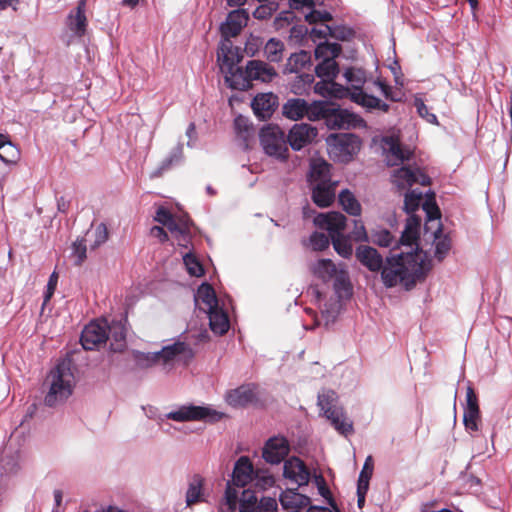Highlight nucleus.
<instances>
[{
  "instance_id": "bb28decb",
  "label": "nucleus",
  "mask_w": 512,
  "mask_h": 512,
  "mask_svg": "<svg viewBox=\"0 0 512 512\" xmlns=\"http://www.w3.org/2000/svg\"><path fill=\"white\" fill-rule=\"evenodd\" d=\"M280 503L287 512H298L310 504V498L296 492L294 489H287L280 495Z\"/></svg>"
},
{
  "instance_id": "3c124183",
  "label": "nucleus",
  "mask_w": 512,
  "mask_h": 512,
  "mask_svg": "<svg viewBox=\"0 0 512 512\" xmlns=\"http://www.w3.org/2000/svg\"><path fill=\"white\" fill-rule=\"evenodd\" d=\"M108 331H110L111 336L115 340V343H111V348L114 351H121L125 347L124 328L120 324H117V325H113L112 327H109Z\"/></svg>"
},
{
  "instance_id": "09e8293b",
  "label": "nucleus",
  "mask_w": 512,
  "mask_h": 512,
  "mask_svg": "<svg viewBox=\"0 0 512 512\" xmlns=\"http://www.w3.org/2000/svg\"><path fill=\"white\" fill-rule=\"evenodd\" d=\"M20 159V150L12 142L0 150V160L5 164H16Z\"/></svg>"
},
{
  "instance_id": "7ed1b4c3",
  "label": "nucleus",
  "mask_w": 512,
  "mask_h": 512,
  "mask_svg": "<svg viewBox=\"0 0 512 512\" xmlns=\"http://www.w3.org/2000/svg\"><path fill=\"white\" fill-rule=\"evenodd\" d=\"M226 85L234 90L248 89L253 80L270 82L276 71L273 66H220Z\"/></svg>"
},
{
  "instance_id": "412c9836",
  "label": "nucleus",
  "mask_w": 512,
  "mask_h": 512,
  "mask_svg": "<svg viewBox=\"0 0 512 512\" xmlns=\"http://www.w3.org/2000/svg\"><path fill=\"white\" fill-rule=\"evenodd\" d=\"M314 224L329 232L330 238L341 235L346 226V217L336 211L320 213L314 218Z\"/></svg>"
},
{
  "instance_id": "a18cd8bd",
  "label": "nucleus",
  "mask_w": 512,
  "mask_h": 512,
  "mask_svg": "<svg viewBox=\"0 0 512 512\" xmlns=\"http://www.w3.org/2000/svg\"><path fill=\"white\" fill-rule=\"evenodd\" d=\"M183 262L189 275L201 277L204 274V268L199 259L191 252L183 254Z\"/></svg>"
},
{
  "instance_id": "c03bdc74",
  "label": "nucleus",
  "mask_w": 512,
  "mask_h": 512,
  "mask_svg": "<svg viewBox=\"0 0 512 512\" xmlns=\"http://www.w3.org/2000/svg\"><path fill=\"white\" fill-rule=\"evenodd\" d=\"M284 44L278 39L271 38L264 46V55L270 62H280L283 58Z\"/></svg>"
},
{
  "instance_id": "5fc2aeb1",
  "label": "nucleus",
  "mask_w": 512,
  "mask_h": 512,
  "mask_svg": "<svg viewBox=\"0 0 512 512\" xmlns=\"http://www.w3.org/2000/svg\"><path fill=\"white\" fill-rule=\"evenodd\" d=\"M333 19L332 14L328 11H319L312 9L310 13L305 16V20L309 24H315L318 22H329Z\"/></svg>"
},
{
  "instance_id": "864d4df0",
  "label": "nucleus",
  "mask_w": 512,
  "mask_h": 512,
  "mask_svg": "<svg viewBox=\"0 0 512 512\" xmlns=\"http://www.w3.org/2000/svg\"><path fill=\"white\" fill-rule=\"evenodd\" d=\"M414 105L416 107L417 113L421 118L425 119L428 123L437 124L436 115L429 112L428 107L425 105L421 98L415 97Z\"/></svg>"
},
{
  "instance_id": "680f3d73",
  "label": "nucleus",
  "mask_w": 512,
  "mask_h": 512,
  "mask_svg": "<svg viewBox=\"0 0 512 512\" xmlns=\"http://www.w3.org/2000/svg\"><path fill=\"white\" fill-rule=\"evenodd\" d=\"M311 57L310 54L304 50H301L298 53L291 54L288 64H310Z\"/></svg>"
},
{
  "instance_id": "69168bd1",
  "label": "nucleus",
  "mask_w": 512,
  "mask_h": 512,
  "mask_svg": "<svg viewBox=\"0 0 512 512\" xmlns=\"http://www.w3.org/2000/svg\"><path fill=\"white\" fill-rule=\"evenodd\" d=\"M272 13H273V9L270 6L260 5L253 12V16L256 19L264 20V19L270 18L272 16Z\"/></svg>"
},
{
  "instance_id": "de8ad7c7",
  "label": "nucleus",
  "mask_w": 512,
  "mask_h": 512,
  "mask_svg": "<svg viewBox=\"0 0 512 512\" xmlns=\"http://www.w3.org/2000/svg\"><path fill=\"white\" fill-rule=\"evenodd\" d=\"M134 358L136 364L141 368L159 365L158 352H136Z\"/></svg>"
},
{
  "instance_id": "9b49d317",
  "label": "nucleus",
  "mask_w": 512,
  "mask_h": 512,
  "mask_svg": "<svg viewBox=\"0 0 512 512\" xmlns=\"http://www.w3.org/2000/svg\"><path fill=\"white\" fill-rule=\"evenodd\" d=\"M168 419L177 422L211 421L215 422L224 417V413L206 406L183 405L166 414Z\"/></svg>"
},
{
  "instance_id": "4c0bfd02",
  "label": "nucleus",
  "mask_w": 512,
  "mask_h": 512,
  "mask_svg": "<svg viewBox=\"0 0 512 512\" xmlns=\"http://www.w3.org/2000/svg\"><path fill=\"white\" fill-rule=\"evenodd\" d=\"M313 33L324 37L329 35L330 37L340 41H350L355 37V31L352 28L344 25L333 27L325 25L323 30L313 29Z\"/></svg>"
},
{
  "instance_id": "6e6d98bb",
  "label": "nucleus",
  "mask_w": 512,
  "mask_h": 512,
  "mask_svg": "<svg viewBox=\"0 0 512 512\" xmlns=\"http://www.w3.org/2000/svg\"><path fill=\"white\" fill-rule=\"evenodd\" d=\"M372 241L379 246L389 247L392 245L393 236L388 230L382 229L372 234Z\"/></svg>"
},
{
  "instance_id": "a19ab883",
  "label": "nucleus",
  "mask_w": 512,
  "mask_h": 512,
  "mask_svg": "<svg viewBox=\"0 0 512 512\" xmlns=\"http://www.w3.org/2000/svg\"><path fill=\"white\" fill-rule=\"evenodd\" d=\"M330 109L331 106L324 101H314L310 104L307 102L306 117L310 121L325 119V121L327 122Z\"/></svg>"
},
{
  "instance_id": "4d7b16f0",
  "label": "nucleus",
  "mask_w": 512,
  "mask_h": 512,
  "mask_svg": "<svg viewBox=\"0 0 512 512\" xmlns=\"http://www.w3.org/2000/svg\"><path fill=\"white\" fill-rule=\"evenodd\" d=\"M310 245L313 250H324L329 246V237L324 233L315 232L310 236Z\"/></svg>"
},
{
  "instance_id": "b1692460",
  "label": "nucleus",
  "mask_w": 512,
  "mask_h": 512,
  "mask_svg": "<svg viewBox=\"0 0 512 512\" xmlns=\"http://www.w3.org/2000/svg\"><path fill=\"white\" fill-rule=\"evenodd\" d=\"M204 485L205 479L199 474H195L189 479L185 494V502L188 507L206 501Z\"/></svg>"
},
{
  "instance_id": "c85d7f7f",
  "label": "nucleus",
  "mask_w": 512,
  "mask_h": 512,
  "mask_svg": "<svg viewBox=\"0 0 512 512\" xmlns=\"http://www.w3.org/2000/svg\"><path fill=\"white\" fill-rule=\"evenodd\" d=\"M195 303L196 306L205 313L219 306L215 291L208 283L201 284L197 289Z\"/></svg>"
},
{
  "instance_id": "4be33fe9",
  "label": "nucleus",
  "mask_w": 512,
  "mask_h": 512,
  "mask_svg": "<svg viewBox=\"0 0 512 512\" xmlns=\"http://www.w3.org/2000/svg\"><path fill=\"white\" fill-rule=\"evenodd\" d=\"M480 410L477 396L471 386L466 391V406L464 409L463 422L466 430L477 431L479 429Z\"/></svg>"
},
{
  "instance_id": "603ef678",
  "label": "nucleus",
  "mask_w": 512,
  "mask_h": 512,
  "mask_svg": "<svg viewBox=\"0 0 512 512\" xmlns=\"http://www.w3.org/2000/svg\"><path fill=\"white\" fill-rule=\"evenodd\" d=\"M422 201V193L416 190L409 191L405 194L404 208L407 213L416 211Z\"/></svg>"
},
{
  "instance_id": "e433bc0d",
  "label": "nucleus",
  "mask_w": 512,
  "mask_h": 512,
  "mask_svg": "<svg viewBox=\"0 0 512 512\" xmlns=\"http://www.w3.org/2000/svg\"><path fill=\"white\" fill-rule=\"evenodd\" d=\"M283 115L293 121L306 116L307 101L301 98H291L282 107Z\"/></svg>"
},
{
  "instance_id": "f8f14e48",
  "label": "nucleus",
  "mask_w": 512,
  "mask_h": 512,
  "mask_svg": "<svg viewBox=\"0 0 512 512\" xmlns=\"http://www.w3.org/2000/svg\"><path fill=\"white\" fill-rule=\"evenodd\" d=\"M390 178L398 190H407L414 184H430V178L418 167L401 166L392 171Z\"/></svg>"
},
{
  "instance_id": "ddd939ff",
  "label": "nucleus",
  "mask_w": 512,
  "mask_h": 512,
  "mask_svg": "<svg viewBox=\"0 0 512 512\" xmlns=\"http://www.w3.org/2000/svg\"><path fill=\"white\" fill-rule=\"evenodd\" d=\"M108 324L105 320L92 321L82 331L81 344L85 350H94L109 339Z\"/></svg>"
},
{
  "instance_id": "a878e982",
  "label": "nucleus",
  "mask_w": 512,
  "mask_h": 512,
  "mask_svg": "<svg viewBox=\"0 0 512 512\" xmlns=\"http://www.w3.org/2000/svg\"><path fill=\"white\" fill-rule=\"evenodd\" d=\"M222 37L223 39L217 50L218 62L222 61V64H239L243 57L241 49L233 44L230 40L231 37Z\"/></svg>"
},
{
  "instance_id": "338daca9",
  "label": "nucleus",
  "mask_w": 512,
  "mask_h": 512,
  "mask_svg": "<svg viewBox=\"0 0 512 512\" xmlns=\"http://www.w3.org/2000/svg\"><path fill=\"white\" fill-rule=\"evenodd\" d=\"M262 45V41L258 37H251L245 46V51L247 54H250L253 56L255 54V51L258 50V47Z\"/></svg>"
},
{
  "instance_id": "c9c22d12",
  "label": "nucleus",
  "mask_w": 512,
  "mask_h": 512,
  "mask_svg": "<svg viewBox=\"0 0 512 512\" xmlns=\"http://www.w3.org/2000/svg\"><path fill=\"white\" fill-rule=\"evenodd\" d=\"M209 318V325L211 330L215 334L223 335L229 329V319L227 313L220 307L217 306L211 311L206 312Z\"/></svg>"
},
{
  "instance_id": "423d86ee",
  "label": "nucleus",
  "mask_w": 512,
  "mask_h": 512,
  "mask_svg": "<svg viewBox=\"0 0 512 512\" xmlns=\"http://www.w3.org/2000/svg\"><path fill=\"white\" fill-rule=\"evenodd\" d=\"M343 77L346 82L354 88L350 93V98L353 102L361 105L367 110L379 109L382 111L388 110V105L381 102L378 98L368 95L361 90L362 85L365 83V72L361 66H348L343 72Z\"/></svg>"
},
{
  "instance_id": "774afa93",
  "label": "nucleus",
  "mask_w": 512,
  "mask_h": 512,
  "mask_svg": "<svg viewBox=\"0 0 512 512\" xmlns=\"http://www.w3.org/2000/svg\"><path fill=\"white\" fill-rule=\"evenodd\" d=\"M235 129L238 132H246L248 131L250 125L248 119L243 116H238L234 120Z\"/></svg>"
},
{
  "instance_id": "f03ea898",
  "label": "nucleus",
  "mask_w": 512,
  "mask_h": 512,
  "mask_svg": "<svg viewBox=\"0 0 512 512\" xmlns=\"http://www.w3.org/2000/svg\"><path fill=\"white\" fill-rule=\"evenodd\" d=\"M48 392L45 403L55 406L67 400L73 393L76 378L69 361H62L53 368L46 378Z\"/></svg>"
},
{
  "instance_id": "8fccbe9b",
  "label": "nucleus",
  "mask_w": 512,
  "mask_h": 512,
  "mask_svg": "<svg viewBox=\"0 0 512 512\" xmlns=\"http://www.w3.org/2000/svg\"><path fill=\"white\" fill-rule=\"evenodd\" d=\"M86 242V239H77L72 245V257L76 265H81L87 258Z\"/></svg>"
},
{
  "instance_id": "0e129e2a",
  "label": "nucleus",
  "mask_w": 512,
  "mask_h": 512,
  "mask_svg": "<svg viewBox=\"0 0 512 512\" xmlns=\"http://www.w3.org/2000/svg\"><path fill=\"white\" fill-rule=\"evenodd\" d=\"M57 283H58V275L56 272H53L50 275L48 283H47V289L45 292L44 303L48 302L50 300V298L52 297V295L54 294L56 287H57Z\"/></svg>"
},
{
  "instance_id": "4468645a",
  "label": "nucleus",
  "mask_w": 512,
  "mask_h": 512,
  "mask_svg": "<svg viewBox=\"0 0 512 512\" xmlns=\"http://www.w3.org/2000/svg\"><path fill=\"white\" fill-rule=\"evenodd\" d=\"M381 147L389 166H397L406 160H410L414 153L410 147H403L396 136L383 137Z\"/></svg>"
},
{
  "instance_id": "6e6552de",
  "label": "nucleus",
  "mask_w": 512,
  "mask_h": 512,
  "mask_svg": "<svg viewBox=\"0 0 512 512\" xmlns=\"http://www.w3.org/2000/svg\"><path fill=\"white\" fill-rule=\"evenodd\" d=\"M260 144L264 152L280 160L288 157L287 140L284 132L278 126L263 127L259 134Z\"/></svg>"
},
{
  "instance_id": "20e7f679",
  "label": "nucleus",
  "mask_w": 512,
  "mask_h": 512,
  "mask_svg": "<svg viewBox=\"0 0 512 512\" xmlns=\"http://www.w3.org/2000/svg\"><path fill=\"white\" fill-rule=\"evenodd\" d=\"M253 466L249 458L246 456L240 457L235 463L233 470L232 482H228L224 500L221 504V512H235L240 501L239 496L242 487L247 485L252 480Z\"/></svg>"
},
{
  "instance_id": "f704fd0d",
  "label": "nucleus",
  "mask_w": 512,
  "mask_h": 512,
  "mask_svg": "<svg viewBox=\"0 0 512 512\" xmlns=\"http://www.w3.org/2000/svg\"><path fill=\"white\" fill-rule=\"evenodd\" d=\"M312 199L319 207H328L335 198V183L311 186Z\"/></svg>"
},
{
  "instance_id": "bf43d9fd",
  "label": "nucleus",
  "mask_w": 512,
  "mask_h": 512,
  "mask_svg": "<svg viewBox=\"0 0 512 512\" xmlns=\"http://www.w3.org/2000/svg\"><path fill=\"white\" fill-rule=\"evenodd\" d=\"M372 472H373L372 457L368 456L363 465L362 471L360 472L358 484H365V485L369 486V480L372 476Z\"/></svg>"
},
{
  "instance_id": "37998d69",
  "label": "nucleus",
  "mask_w": 512,
  "mask_h": 512,
  "mask_svg": "<svg viewBox=\"0 0 512 512\" xmlns=\"http://www.w3.org/2000/svg\"><path fill=\"white\" fill-rule=\"evenodd\" d=\"M337 399V394L332 390H323L319 393L317 404L324 416L336 408H340V406L337 405Z\"/></svg>"
},
{
  "instance_id": "7c9ffc66",
  "label": "nucleus",
  "mask_w": 512,
  "mask_h": 512,
  "mask_svg": "<svg viewBox=\"0 0 512 512\" xmlns=\"http://www.w3.org/2000/svg\"><path fill=\"white\" fill-rule=\"evenodd\" d=\"M309 182L311 186L332 183L330 179V164L323 159L312 160Z\"/></svg>"
},
{
  "instance_id": "f3484780",
  "label": "nucleus",
  "mask_w": 512,
  "mask_h": 512,
  "mask_svg": "<svg viewBox=\"0 0 512 512\" xmlns=\"http://www.w3.org/2000/svg\"><path fill=\"white\" fill-rule=\"evenodd\" d=\"M283 477L298 487L307 485L311 474L305 463L298 457H290L283 465Z\"/></svg>"
},
{
  "instance_id": "2eb2a0df",
  "label": "nucleus",
  "mask_w": 512,
  "mask_h": 512,
  "mask_svg": "<svg viewBox=\"0 0 512 512\" xmlns=\"http://www.w3.org/2000/svg\"><path fill=\"white\" fill-rule=\"evenodd\" d=\"M240 512H277V501L275 498L263 497L258 502L252 490H242L238 502Z\"/></svg>"
},
{
  "instance_id": "ea45409f",
  "label": "nucleus",
  "mask_w": 512,
  "mask_h": 512,
  "mask_svg": "<svg viewBox=\"0 0 512 512\" xmlns=\"http://www.w3.org/2000/svg\"><path fill=\"white\" fill-rule=\"evenodd\" d=\"M339 203L349 215L359 216L361 214V205L351 191L347 189L341 191L339 194Z\"/></svg>"
},
{
  "instance_id": "dca6fc26",
  "label": "nucleus",
  "mask_w": 512,
  "mask_h": 512,
  "mask_svg": "<svg viewBox=\"0 0 512 512\" xmlns=\"http://www.w3.org/2000/svg\"><path fill=\"white\" fill-rule=\"evenodd\" d=\"M327 126L330 129H351L365 127L366 123L359 115L347 109L331 107Z\"/></svg>"
},
{
  "instance_id": "c756f323",
  "label": "nucleus",
  "mask_w": 512,
  "mask_h": 512,
  "mask_svg": "<svg viewBox=\"0 0 512 512\" xmlns=\"http://www.w3.org/2000/svg\"><path fill=\"white\" fill-rule=\"evenodd\" d=\"M256 399L255 387L252 385H243L231 390L226 400L233 407H242L252 403Z\"/></svg>"
},
{
  "instance_id": "49530a36",
  "label": "nucleus",
  "mask_w": 512,
  "mask_h": 512,
  "mask_svg": "<svg viewBox=\"0 0 512 512\" xmlns=\"http://www.w3.org/2000/svg\"><path fill=\"white\" fill-rule=\"evenodd\" d=\"M335 251L343 258H349L352 255L353 248L349 240L343 234L331 238Z\"/></svg>"
},
{
  "instance_id": "0eeeda50",
  "label": "nucleus",
  "mask_w": 512,
  "mask_h": 512,
  "mask_svg": "<svg viewBox=\"0 0 512 512\" xmlns=\"http://www.w3.org/2000/svg\"><path fill=\"white\" fill-rule=\"evenodd\" d=\"M330 156L339 162H350L361 150L362 141L350 133L332 134L327 138Z\"/></svg>"
},
{
  "instance_id": "39448f33",
  "label": "nucleus",
  "mask_w": 512,
  "mask_h": 512,
  "mask_svg": "<svg viewBox=\"0 0 512 512\" xmlns=\"http://www.w3.org/2000/svg\"><path fill=\"white\" fill-rule=\"evenodd\" d=\"M310 271L323 282L333 280L334 289L339 297L350 294L351 284L344 264L336 265L330 259H319L310 265Z\"/></svg>"
},
{
  "instance_id": "58836bf2",
  "label": "nucleus",
  "mask_w": 512,
  "mask_h": 512,
  "mask_svg": "<svg viewBox=\"0 0 512 512\" xmlns=\"http://www.w3.org/2000/svg\"><path fill=\"white\" fill-rule=\"evenodd\" d=\"M19 461L16 456H2L0 458V488L19 471Z\"/></svg>"
},
{
  "instance_id": "1a4fd4ad",
  "label": "nucleus",
  "mask_w": 512,
  "mask_h": 512,
  "mask_svg": "<svg viewBox=\"0 0 512 512\" xmlns=\"http://www.w3.org/2000/svg\"><path fill=\"white\" fill-rule=\"evenodd\" d=\"M155 220L167 227L179 246L187 247L190 242V223L187 216H173L166 208L159 207Z\"/></svg>"
},
{
  "instance_id": "e2e57ef3",
  "label": "nucleus",
  "mask_w": 512,
  "mask_h": 512,
  "mask_svg": "<svg viewBox=\"0 0 512 512\" xmlns=\"http://www.w3.org/2000/svg\"><path fill=\"white\" fill-rule=\"evenodd\" d=\"M314 482L317 486L319 494L325 499H327L328 502L331 504L332 500L330 498V491L326 486L324 478L321 475H315Z\"/></svg>"
},
{
  "instance_id": "2f4dec72",
  "label": "nucleus",
  "mask_w": 512,
  "mask_h": 512,
  "mask_svg": "<svg viewBox=\"0 0 512 512\" xmlns=\"http://www.w3.org/2000/svg\"><path fill=\"white\" fill-rule=\"evenodd\" d=\"M276 96L272 93L258 94L252 102V108L256 116L261 119L270 117L276 106Z\"/></svg>"
},
{
  "instance_id": "f257e3e1",
  "label": "nucleus",
  "mask_w": 512,
  "mask_h": 512,
  "mask_svg": "<svg viewBox=\"0 0 512 512\" xmlns=\"http://www.w3.org/2000/svg\"><path fill=\"white\" fill-rule=\"evenodd\" d=\"M420 224L419 217H408L400 238V245L406 250L386 259L381 270V278L387 288L402 285L409 290L430 269L426 252L418 248Z\"/></svg>"
},
{
  "instance_id": "72a5a7b5",
  "label": "nucleus",
  "mask_w": 512,
  "mask_h": 512,
  "mask_svg": "<svg viewBox=\"0 0 512 512\" xmlns=\"http://www.w3.org/2000/svg\"><path fill=\"white\" fill-rule=\"evenodd\" d=\"M341 51L340 44L326 41L316 47L315 57L320 61L318 64H337L334 59L340 55Z\"/></svg>"
},
{
  "instance_id": "473e14b6",
  "label": "nucleus",
  "mask_w": 512,
  "mask_h": 512,
  "mask_svg": "<svg viewBox=\"0 0 512 512\" xmlns=\"http://www.w3.org/2000/svg\"><path fill=\"white\" fill-rule=\"evenodd\" d=\"M325 417L338 433L344 436L353 433V423L342 407L329 412Z\"/></svg>"
},
{
  "instance_id": "6ab92c4d",
  "label": "nucleus",
  "mask_w": 512,
  "mask_h": 512,
  "mask_svg": "<svg viewBox=\"0 0 512 512\" xmlns=\"http://www.w3.org/2000/svg\"><path fill=\"white\" fill-rule=\"evenodd\" d=\"M159 365L171 367L176 362L186 361L192 357L191 348L184 342H175L158 351Z\"/></svg>"
},
{
  "instance_id": "13d9d810",
  "label": "nucleus",
  "mask_w": 512,
  "mask_h": 512,
  "mask_svg": "<svg viewBox=\"0 0 512 512\" xmlns=\"http://www.w3.org/2000/svg\"><path fill=\"white\" fill-rule=\"evenodd\" d=\"M315 72L319 77L332 80L340 73L339 66H315Z\"/></svg>"
},
{
  "instance_id": "052dcab7",
  "label": "nucleus",
  "mask_w": 512,
  "mask_h": 512,
  "mask_svg": "<svg viewBox=\"0 0 512 512\" xmlns=\"http://www.w3.org/2000/svg\"><path fill=\"white\" fill-rule=\"evenodd\" d=\"M351 237L356 242H364L368 240L366 229L360 220L354 221V229L351 232Z\"/></svg>"
},
{
  "instance_id": "a211bd4d",
  "label": "nucleus",
  "mask_w": 512,
  "mask_h": 512,
  "mask_svg": "<svg viewBox=\"0 0 512 512\" xmlns=\"http://www.w3.org/2000/svg\"><path fill=\"white\" fill-rule=\"evenodd\" d=\"M289 451L288 440L282 436H274L266 441L262 450V457L269 464H279L286 458Z\"/></svg>"
},
{
  "instance_id": "79ce46f5",
  "label": "nucleus",
  "mask_w": 512,
  "mask_h": 512,
  "mask_svg": "<svg viewBox=\"0 0 512 512\" xmlns=\"http://www.w3.org/2000/svg\"><path fill=\"white\" fill-rule=\"evenodd\" d=\"M91 249H96L108 240V230L104 223L98 224L94 229L87 231L86 238Z\"/></svg>"
},
{
  "instance_id": "5701e85b",
  "label": "nucleus",
  "mask_w": 512,
  "mask_h": 512,
  "mask_svg": "<svg viewBox=\"0 0 512 512\" xmlns=\"http://www.w3.org/2000/svg\"><path fill=\"white\" fill-rule=\"evenodd\" d=\"M249 14L245 9H236L231 11L225 23L220 27L222 36L236 37L247 25Z\"/></svg>"
},
{
  "instance_id": "aec40b11",
  "label": "nucleus",
  "mask_w": 512,
  "mask_h": 512,
  "mask_svg": "<svg viewBox=\"0 0 512 512\" xmlns=\"http://www.w3.org/2000/svg\"><path fill=\"white\" fill-rule=\"evenodd\" d=\"M317 136V129L309 124H295L289 131L287 141L293 150L299 151L313 142Z\"/></svg>"
},
{
  "instance_id": "cd10ccee",
  "label": "nucleus",
  "mask_w": 512,
  "mask_h": 512,
  "mask_svg": "<svg viewBox=\"0 0 512 512\" xmlns=\"http://www.w3.org/2000/svg\"><path fill=\"white\" fill-rule=\"evenodd\" d=\"M85 6L86 0H80L75 10L71 11L67 19L69 29L78 37H82L87 28Z\"/></svg>"
},
{
  "instance_id": "9d476101",
  "label": "nucleus",
  "mask_w": 512,
  "mask_h": 512,
  "mask_svg": "<svg viewBox=\"0 0 512 512\" xmlns=\"http://www.w3.org/2000/svg\"><path fill=\"white\" fill-rule=\"evenodd\" d=\"M423 209L427 215L426 230L432 229V225H435V231L433 232L435 237V257L438 260H442L449 252L451 248L450 239L446 236H441V225L439 222L440 211L436 204L430 200L425 201Z\"/></svg>"
},
{
  "instance_id": "393cba45",
  "label": "nucleus",
  "mask_w": 512,
  "mask_h": 512,
  "mask_svg": "<svg viewBox=\"0 0 512 512\" xmlns=\"http://www.w3.org/2000/svg\"><path fill=\"white\" fill-rule=\"evenodd\" d=\"M358 261L372 272L381 271L385 262L375 248L359 246L356 249Z\"/></svg>"
}]
</instances>
